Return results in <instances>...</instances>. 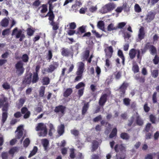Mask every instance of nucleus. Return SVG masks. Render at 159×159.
Wrapping results in <instances>:
<instances>
[{
    "mask_svg": "<svg viewBox=\"0 0 159 159\" xmlns=\"http://www.w3.org/2000/svg\"><path fill=\"white\" fill-rule=\"evenodd\" d=\"M116 7V5L114 3H108L104 6L100 10L102 14H105L111 12Z\"/></svg>",
    "mask_w": 159,
    "mask_h": 159,
    "instance_id": "f257e3e1",
    "label": "nucleus"
},
{
    "mask_svg": "<svg viewBox=\"0 0 159 159\" xmlns=\"http://www.w3.org/2000/svg\"><path fill=\"white\" fill-rule=\"evenodd\" d=\"M35 129L37 131L43 130V132H41L39 133V136L44 137L47 134V127L43 123H38L37 126L36 127Z\"/></svg>",
    "mask_w": 159,
    "mask_h": 159,
    "instance_id": "f03ea898",
    "label": "nucleus"
},
{
    "mask_svg": "<svg viewBox=\"0 0 159 159\" xmlns=\"http://www.w3.org/2000/svg\"><path fill=\"white\" fill-rule=\"evenodd\" d=\"M24 63L21 61H18L15 65L16 69V73L18 76L21 75L24 73L25 68L23 67Z\"/></svg>",
    "mask_w": 159,
    "mask_h": 159,
    "instance_id": "7ed1b4c3",
    "label": "nucleus"
},
{
    "mask_svg": "<svg viewBox=\"0 0 159 159\" xmlns=\"http://www.w3.org/2000/svg\"><path fill=\"white\" fill-rule=\"evenodd\" d=\"M16 32L17 33L16 34V38L17 39L20 38L19 41H22L23 39L25 38V35L24 34L22 33V30L20 29L18 30L17 28L16 27L12 30V35H15Z\"/></svg>",
    "mask_w": 159,
    "mask_h": 159,
    "instance_id": "20e7f679",
    "label": "nucleus"
},
{
    "mask_svg": "<svg viewBox=\"0 0 159 159\" xmlns=\"http://www.w3.org/2000/svg\"><path fill=\"white\" fill-rule=\"evenodd\" d=\"M114 149L116 152H120L121 155L125 154L126 148L123 144H116Z\"/></svg>",
    "mask_w": 159,
    "mask_h": 159,
    "instance_id": "39448f33",
    "label": "nucleus"
},
{
    "mask_svg": "<svg viewBox=\"0 0 159 159\" xmlns=\"http://www.w3.org/2000/svg\"><path fill=\"white\" fill-rule=\"evenodd\" d=\"M127 87L126 84L124 82L118 89L119 93L120 98H124L125 97V91Z\"/></svg>",
    "mask_w": 159,
    "mask_h": 159,
    "instance_id": "423d86ee",
    "label": "nucleus"
},
{
    "mask_svg": "<svg viewBox=\"0 0 159 159\" xmlns=\"http://www.w3.org/2000/svg\"><path fill=\"white\" fill-rule=\"evenodd\" d=\"M66 107L62 105H59L56 106L54 110L55 112L60 114L63 116L65 113Z\"/></svg>",
    "mask_w": 159,
    "mask_h": 159,
    "instance_id": "0eeeda50",
    "label": "nucleus"
},
{
    "mask_svg": "<svg viewBox=\"0 0 159 159\" xmlns=\"http://www.w3.org/2000/svg\"><path fill=\"white\" fill-rule=\"evenodd\" d=\"M108 95L106 93H102L98 101L99 105L103 107L107 101Z\"/></svg>",
    "mask_w": 159,
    "mask_h": 159,
    "instance_id": "6e6552de",
    "label": "nucleus"
},
{
    "mask_svg": "<svg viewBox=\"0 0 159 159\" xmlns=\"http://www.w3.org/2000/svg\"><path fill=\"white\" fill-rule=\"evenodd\" d=\"M32 73H30L29 75H25L22 81V84L25 85H29L32 82Z\"/></svg>",
    "mask_w": 159,
    "mask_h": 159,
    "instance_id": "1a4fd4ad",
    "label": "nucleus"
},
{
    "mask_svg": "<svg viewBox=\"0 0 159 159\" xmlns=\"http://www.w3.org/2000/svg\"><path fill=\"white\" fill-rule=\"evenodd\" d=\"M105 54V57L111 58L113 52V48L110 46L106 48L104 50Z\"/></svg>",
    "mask_w": 159,
    "mask_h": 159,
    "instance_id": "9d476101",
    "label": "nucleus"
},
{
    "mask_svg": "<svg viewBox=\"0 0 159 159\" xmlns=\"http://www.w3.org/2000/svg\"><path fill=\"white\" fill-rule=\"evenodd\" d=\"M59 65V63L58 62L53 61L52 63L49 66V67L47 69V72L48 73H52L58 67Z\"/></svg>",
    "mask_w": 159,
    "mask_h": 159,
    "instance_id": "9b49d317",
    "label": "nucleus"
},
{
    "mask_svg": "<svg viewBox=\"0 0 159 159\" xmlns=\"http://www.w3.org/2000/svg\"><path fill=\"white\" fill-rule=\"evenodd\" d=\"M137 54V57L138 59L139 58V50H137L134 48H132L131 49L129 52V55L130 58L131 59H134L136 57V55Z\"/></svg>",
    "mask_w": 159,
    "mask_h": 159,
    "instance_id": "f8f14e48",
    "label": "nucleus"
},
{
    "mask_svg": "<svg viewBox=\"0 0 159 159\" xmlns=\"http://www.w3.org/2000/svg\"><path fill=\"white\" fill-rule=\"evenodd\" d=\"M22 126H20L17 127L15 132H17L16 136V139H19L21 138L23 135V131L22 130Z\"/></svg>",
    "mask_w": 159,
    "mask_h": 159,
    "instance_id": "ddd939ff",
    "label": "nucleus"
},
{
    "mask_svg": "<svg viewBox=\"0 0 159 159\" xmlns=\"http://www.w3.org/2000/svg\"><path fill=\"white\" fill-rule=\"evenodd\" d=\"M84 63L81 62L79 63V66L77 71L76 72V75H80L83 74L84 69Z\"/></svg>",
    "mask_w": 159,
    "mask_h": 159,
    "instance_id": "4468645a",
    "label": "nucleus"
},
{
    "mask_svg": "<svg viewBox=\"0 0 159 159\" xmlns=\"http://www.w3.org/2000/svg\"><path fill=\"white\" fill-rule=\"evenodd\" d=\"M132 70L134 74H136L139 71V68L136 62L133 61L132 62Z\"/></svg>",
    "mask_w": 159,
    "mask_h": 159,
    "instance_id": "2eb2a0df",
    "label": "nucleus"
},
{
    "mask_svg": "<svg viewBox=\"0 0 159 159\" xmlns=\"http://www.w3.org/2000/svg\"><path fill=\"white\" fill-rule=\"evenodd\" d=\"M97 27L102 31L106 32L105 29V24L102 20H100L98 22Z\"/></svg>",
    "mask_w": 159,
    "mask_h": 159,
    "instance_id": "dca6fc26",
    "label": "nucleus"
},
{
    "mask_svg": "<svg viewBox=\"0 0 159 159\" xmlns=\"http://www.w3.org/2000/svg\"><path fill=\"white\" fill-rule=\"evenodd\" d=\"M61 50V54L63 56L68 57L70 54V52L68 48H63Z\"/></svg>",
    "mask_w": 159,
    "mask_h": 159,
    "instance_id": "f3484780",
    "label": "nucleus"
},
{
    "mask_svg": "<svg viewBox=\"0 0 159 159\" xmlns=\"http://www.w3.org/2000/svg\"><path fill=\"white\" fill-rule=\"evenodd\" d=\"M73 90L72 88H67L64 92L63 93V95L65 97L67 98L70 96Z\"/></svg>",
    "mask_w": 159,
    "mask_h": 159,
    "instance_id": "a211bd4d",
    "label": "nucleus"
},
{
    "mask_svg": "<svg viewBox=\"0 0 159 159\" xmlns=\"http://www.w3.org/2000/svg\"><path fill=\"white\" fill-rule=\"evenodd\" d=\"M39 79L38 74L33 73V76L32 77V83L33 84L36 83Z\"/></svg>",
    "mask_w": 159,
    "mask_h": 159,
    "instance_id": "6ab92c4d",
    "label": "nucleus"
},
{
    "mask_svg": "<svg viewBox=\"0 0 159 159\" xmlns=\"http://www.w3.org/2000/svg\"><path fill=\"white\" fill-rule=\"evenodd\" d=\"M123 37L125 42L126 43H129L131 41L129 38L131 37V35L129 32H125L124 34Z\"/></svg>",
    "mask_w": 159,
    "mask_h": 159,
    "instance_id": "aec40b11",
    "label": "nucleus"
},
{
    "mask_svg": "<svg viewBox=\"0 0 159 159\" xmlns=\"http://www.w3.org/2000/svg\"><path fill=\"white\" fill-rule=\"evenodd\" d=\"M50 24L52 26V29L54 30H58L59 27V23L57 22H49Z\"/></svg>",
    "mask_w": 159,
    "mask_h": 159,
    "instance_id": "412c9836",
    "label": "nucleus"
},
{
    "mask_svg": "<svg viewBox=\"0 0 159 159\" xmlns=\"http://www.w3.org/2000/svg\"><path fill=\"white\" fill-rule=\"evenodd\" d=\"M27 34L29 36H31L33 35L34 32L35 31V29L31 27L28 28L26 30Z\"/></svg>",
    "mask_w": 159,
    "mask_h": 159,
    "instance_id": "4be33fe9",
    "label": "nucleus"
},
{
    "mask_svg": "<svg viewBox=\"0 0 159 159\" xmlns=\"http://www.w3.org/2000/svg\"><path fill=\"white\" fill-rule=\"evenodd\" d=\"M65 126L63 124H61L58 127L57 129V132L59 135L61 136L63 134L64 132Z\"/></svg>",
    "mask_w": 159,
    "mask_h": 159,
    "instance_id": "5701e85b",
    "label": "nucleus"
},
{
    "mask_svg": "<svg viewBox=\"0 0 159 159\" xmlns=\"http://www.w3.org/2000/svg\"><path fill=\"white\" fill-rule=\"evenodd\" d=\"M9 20L6 18L3 19L0 22L1 25L3 27H7L9 24Z\"/></svg>",
    "mask_w": 159,
    "mask_h": 159,
    "instance_id": "b1692460",
    "label": "nucleus"
},
{
    "mask_svg": "<svg viewBox=\"0 0 159 159\" xmlns=\"http://www.w3.org/2000/svg\"><path fill=\"white\" fill-rule=\"evenodd\" d=\"M98 142L96 140H94L92 142V149L91 151L93 152L97 149L98 148Z\"/></svg>",
    "mask_w": 159,
    "mask_h": 159,
    "instance_id": "393cba45",
    "label": "nucleus"
},
{
    "mask_svg": "<svg viewBox=\"0 0 159 159\" xmlns=\"http://www.w3.org/2000/svg\"><path fill=\"white\" fill-rule=\"evenodd\" d=\"M18 148L16 147H14L11 148L8 152L9 154L12 155V156L13 157L14 153L15 152H18Z\"/></svg>",
    "mask_w": 159,
    "mask_h": 159,
    "instance_id": "a878e982",
    "label": "nucleus"
},
{
    "mask_svg": "<svg viewBox=\"0 0 159 159\" xmlns=\"http://www.w3.org/2000/svg\"><path fill=\"white\" fill-rule=\"evenodd\" d=\"M41 82L43 85H48L50 82V80L49 77H44L42 79Z\"/></svg>",
    "mask_w": 159,
    "mask_h": 159,
    "instance_id": "bb28decb",
    "label": "nucleus"
},
{
    "mask_svg": "<svg viewBox=\"0 0 159 159\" xmlns=\"http://www.w3.org/2000/svg\"><path fill=\"white\" fill-rule=\"evenodd\" d=\"M145 36L144 29L143 27L140 28V41L144 39Z\"/></svg>",
    "mask_w": 159,
    "mask_h": 159,
    "instance_id": "cd10ccee",
    "label": "nucleus"
},
{
    "mask_svg": "<svg viewBox=\"0 0 159 159\" xmlns=\"http://www.w3.org/2000/svg\"><path fill=\"white\" fill-rule=\"evenodd\" d=\"M117 134V129L116 128H114L109 135L110 138L112 139L116 136Z\"/></svg>",
    "mask_w": 159,
    "mask_h": 159,
    "instance_id": "c85d7f7f",
    "label": "nucleus"
},
{
    "mask_svg": "<svg viewBox=\"0 0 159 159\" xmlns=\"http://www.w3.org/2000/svg\"><path fill=\"white\" fill-rule=\"evenodd\" d=\"M2 98H0V107L3 106L5 102H7V98L5 97L4 95L2 94Z\"/></svg>",
    "mask_w": 159,
    "mask_h": 159,
    "instance_id": "c756f323",
    "label": "nucleus"
},
{
    "mask_svg": "<svg viewBox=\"0 0 159 159\" xmlns=\"http://www.w3.org/2000/svg\"><path fill=\"white\" fill-rule=\"evenodd\" d=\"M120 137L123 140H128L129 139L130 137L127 133L123 132L120 134Z\"/></svg>",
    "mask_w": 159,
    "mask_h": 159,
    "instance_id": "7c9ffc66",
    "label": "nucleus"
},
{
    "mask_svg": "<svg viewBox=\"0 0 159 159\" xmlns=\"http://www.w3.org/2000/svg\"><path fill=\"white\" fill-rule=\"evenodd\" d=\"M89 103L87 102L85 103L84 106L83 107L82 113L83 115H84L86 113L89 107Z\"/></svg>",
    "mask_w": 159,
    "mask_h": 159,
    "instance_id": "2f4dec72",
    "label": "nucleus"
},
{
    "mask_svg": "<svg viewBox=\"0 0 159 159\" xmlns=\"http://www.w3.org/2000/svg\"><path fill=\"white\" fill-rule=\"evenodd\" d=\"M118 55L122 60V63L123 65L124 64V62L125 61V58L123 55L122 51L119 50L118 52Z\"/></svg>",
    "mask_w": 159,
    "mask_h": 159,
    "instance_id": "473e14b6",
    "label": "nucleus"
},
{
    "mask_svg": "<svg viewBox=\"0 0 159 159\" xmlns=\"http://www.w3.org/2000/svg\"><path fill=\"white\" fill-rule=\"evenodd\" d=\"M38 148L36 146H34L32 151H31L28 156V157L30 158L35 155L38 151Z\"/></svg>",
    "mask_w": 159,
    "mask_h": 159,
    "instance_id": "72a5a7b5",
    "label": "nucleus"
},
{
    "mask_svg": "<svg viewBox=\"0 0 159 159\" xmlns=\"http://www.w3.org/2000/svg\"><path fill=\"white\" fill-rule=\"evenodd\" d=\"M155 17V15L152 12H150L147 15L146 20L149 22L153 20Z\"/></svg>",
    "mask_w": 159,
    "mask_h": 159,
    "instance_id": "f704fd0d",
    "label": "nucleus"
},
{
    "mask_svg": "<svg viewBox=\"0 0 159 159\" xmlns=\"http://www.w3.org/2000/svg\"><path fill=\"white\" fill-rule=\"evenodd\" d=\"M85 32V28L83 25L80 27L78 29V31L76 33V34H80Z\"/></svg>",
    "mask_w": 159,
    "mask_h": 159,
    "instance_id": "c9c22d12",
    "label": "nucleus"
},
{
    "mask_svg": "<svg viewBox=\"0 0 159 159\" xmlns=\"http://www.w3.org/2000/svg\"><path fill=\"white\" fill-rule=\"evenodd\" d=\"M29 58L28 55L26 54H24L21 57L22 62L25 63H27L28 61Z\"/></svg>",
    "mask_w": 159,
    "mask_h": 159,
    "instance_id": "e433bc0d",
    "label": "nucleus"
},
{
    "mask_svg": "<svg viewBox=\"0 0 159 159\" xmlns=\"http://www.w3.org/2000/svg\"><path fill=\"white\" fill-rule=\"evenodd\" d=\"M8 117L7 112H3L2 113V125L5 122Z\"/></svg>",
    "mask_w": 159,
    "mask_h": 159,
    "instance_id": "4c0bfd02",
    "label": "nucleus"
},
{
    "mask_svg": "<svg viewBox=\"0 0 159 159\" xmlns=\"http://www.w3.org/2000/svg\"><path fill=\"white\" fill-rule=\"evenodd\" d=\"M107 29L108 31H111L112 30H117V28H116V27H114L113 24L111 23L108 26Z\"/></svg>",
    "mask_w": 159,
    "mask_h": 159,
    "instance_id": "58836bf2",
    "label": "nucleus"
},
{
    "mask_svg": "<svg viewBox=\"0 0 159 159\" xmlns=\"http://www.w3.org/2000/svg\"><path fill=\"white\" fill-rule=\"evenodd\" d=\"M130 102L131 100L129 98H125L123 99V104L127 106L130 105Z\"/></svg>",
    "mask_w": 159,
    "mask_h": 159,
    "instance_id": "ea45409f",
    "label": "nucleus"
},
{
    "mask_svg": "<svg viewBox=\"0 0 159 159\" xmlns=\"http://www.w3.org/2000/svg\"><path fill=\"white\" fill-rule=\"evenodd\" d=\"M30 143V141L28 138L25 139L23 142V146L25 148H27Z\"/></svg>",
    "mask_w": 159,
    "mask_h": 159,
    "instance_id": "a19ab883",
    "label": "nucleus"
},
{
    "mask_svg": "<svg viewBox=\"0 0 159 159\" xmlns=\"http://www.w3.org/2000/svg\"><path fill=\"white\" fill-rule=\"evenodd\" d=\"M48 16V19L49 20V22H52L54 21L55 16L54 14H49L48 15H46L45 16H42V17H46Z\"/></svg>",
    "mask_w": 159,
    "mask_h": 159,
    "instance_id": "79ce46f5",
    "label": "nucleus"
},
{
    "mask_svg": "<svg viewBox=\"0 0 159 159\" xmlns=\"http://www.w3.org/2000/svg\"><path fill=\"white\" fill-rule=\"evenodd\" d=\"M45 88L44 86H41L39 91V95L41 97H43L44 95Z\"/></svg>",
    "mask_w": 159,
    "mask_h": 159,
    "instance_id": "37998d69",
    "label": "nucleus"
},
{
    "mask_svg": "<svg viewBox=\"0 0 159 159\" xmlns=\"http://www.w3.org/2000/svg\"><path fill=\"white\" fill-rule=\"evenodd\" d=\"M85 86V85L84 83L80 82L75 86V88L77 89H79L80 88H84Z\"/></svg>",
    "mask_w": 159,
    "mask_h": 159,
    "instance_id": "c03bdc74",
    "label": "nucleus"
},
{
    "mask_svg": "<svg viewBox=\"0 0 159 159\" xmlns=\"http://www.w3.org/2000/svg\"><path fill=\"white\" fill-rule=\"evenodd\" d=\"M90 88L91 90L92 91V92L91 93V94L93 95V96L95 98L96 96V95L94 94L93 93V92H94L95 90H96V86L94 85L93 84H92L90 86Z\"/></svg>",
    "mask_w": 159,
    "mask_h": 159,
    "instance_id": "a18cd8bd",
    "label": "nucleus"
},
{
    "mask_svg": "<svg viewBox=\"0 0 159 159\" xmlns=\"http://www.w3.org/2000/svg\"><path fill=\"white\" fill-rule=\"evenodd\" d=\"M70 157L71 159H74L75 157V149L74 148H71L70 149Z\"/></svg>",
    "mask_w": 159,
    "mask_h": 159,
    "instance_id": "49530a36",
    "label": "nucleus"
},
{
    "mask_svg": "<svg viewBox=\"0 0 159 159\" xmlns=\"http://www.w3.org/2000/svg\"><path fill=\"white\" fill-rule=\"evenodd\" d=\"M42 9L40 11L42 13L46 12L48 11L47 6L46 4H43L42 5Z\"/></svg>",
    "mask_w": 159,
    "mask_h": 159,
    "instance_id": "de8ad7c7",
    "label": "nucleus"
},
{
    "mask_svg": "<svg viewBox=\"0 0 159 159\" xmlns=\"http://www.w3.org/2000/svg\"><path fill=\"white\" fill-rule=\"evenodd\" d=\"M2 87L5 90L9 89L11 88L10 84L7 82H5L3 84Z\"/></svg>",
    "mask_w": 159,
    "mask_h": 159,
    "instance_id": "09e8293b",
    "label": "nucleus"
},
{
    "mask_svg": "<svg viewBox=\"0 0 159 159\" xmlns=\"http://www.w3.org/2000/svg\"><path fill=\"white\" fill-rule=\"evenodd\" d=\"M149 119L150 121L152 124H155L156 120V117L155 116L152 114H151L149 116Z\"/></svg>",
    "mask_w": 159,
    "mask_h": 159,
    "instance_id": "8fccbe9b",
    "label": "nucleus"
},
{
    "mask_svg": "<svg viewBox=\"0 0 159 159\" xmlns=\"http://www.w3.org/2000/svg\"><path fill=\"white\" fill-rule=\"evenodd\" d=\"M152 77L154 78L157 77L158 75V70H154L152 72Z\"/></svg>",
    "mask_w": 159,
    "mask_h": 159,
    "instance_id": "3c124183",
    "label": "nucleus"
},
{
    "mask_svg": "<svg viewBox=\"0 0 159 159\" xmlns=\"http://www.w3.org/2000/svg\"><path fill=\"white\" fill-rule=\"evenodd\" d=\"M150 51L151 52V53L152 55L156 54L157 53V49L153 45L152 46L151 48L150 49Z\"/></svg>",
    "mask_w": 159,
    "mask_h": 159,
    "instance_id": "603ef678",
    "label": "nucleus"
},
{
    "mask_svg": "<svg viewBox=\"0 0 159 159\" xmlns=\"http://www.w3.org/2000/svg\"><path fill=\"white\" fill-rule=\"evenodd\" d=\"M153 62L155 65L159 63V57L156 54L153 60Z\"/></svg>",
    "mask_w": 159,
    "mask_h": 159,
    "instance_id": "864d4df0",
    "label": "nucleus"
},
{
    "mask_svg": "<svg viewBox=\"0 0 159 159\" xmlns=\"http://www.w3.org/2000/svg\"><path fill=\"white\" fill-rule=\"evenodd\" d=\"M84 89V88H82L79 89L78 90L77 93L79 98L80 97L83 95Z\"/></svg>",
    "mask_w": 159,
    "mask_h": 159,
    "instance_id": "5fc2aeb1",
    "label": "nucleus"
},
{
    "mask_svg": "<svg viewBox=\"0 0 159 159\" xmlns=\"http://www.w3.org/2000/svg\"><path fill=\"white\" fill-rule=\"evenodd\" d=\"M25 100L24 98H21L19 100V103L18 104V106L19 107H21L24 104Z\"/></svg>",
    "mask_w": 159,
    "mask_h": 159,
    "instance_id": "6e6d98bb",
    "label": "nucleus"
},
{
    "mask_svg": "<svg viewBox=\"0 0 159 159\" xmlns=\"http://www.w3.org/2000/svg\"><path fill=\"white\" fill-rule=\"evenodd\" d=\"M89 50H86L83 56V57L85 58L86 60H87L88 58L89 55Z\"/></svg>",
    "mask_w": 159,
    "mask_h": 159,
    "instance_id": "4d7b16f0",
    "label": "nucleus"
},
{
    "mask_svg": "<svg viewBox=\"0 0 159 159\" xmlns=\"http://www.w3.org/2000/svg\"><path fill=\"white\" fill-rule=\"evenodd\" d=\"M126 7V6L125 5V6H124V4L122 7H118L116 9L115 11L117 13H120L122 12V11L123 10L124 7Z\"/></svg>",
    "mask_w": 159,
    "mask_h": 159,
    "instance_id": "13d9d810",
    "label": "nucleus"
},
{
    "mask_svg": "<svg viewBox=\"0 0 159 159\" xmlns=\"http://www.w3.org/2000/svg\"><path fill=\"white\" fill-rule=\"evenodd\" d=\"M3 107L2 109V111L4 112H7L8 110V103L7 102L5 103L3 105Z\"/></svg>",
    "mask_w": 159,
    "mask_h": 159,
    "instance_id": "bf43d9fd",
    "label": "nucleus"
},
{
    "mask_svg": "<svg viewBox=\"0 0 159 159\" xmlns=\"http://www.w3.org/2000/svg\"><path fill=\"white\" fill-rule=\"evenodd\" d=\"M106 58L105 66L107 67L108 68L111 65V62L109 60V59L111 58L106 57Z\"/></svg>",
    "mask_w": 159,
    "mask_h": 159,
    "instance_id": "052dcab7",
    "label": "nucleus"
},
{
    "mask_svg": "<svg viewBox=\"0 0 159 159\" xmlns=\"http://www.w3.org/2000/svg\"><path fill=\"white\" fill-rule=\"evenodd\" d=\"M126 23L125 22H122L119 23L117 26H116V28H117V29L118 28L119 29H122L126 25Z\"/></svg>",
    "mask_w": 159,
    "mask_h": 159,
    "instance_id": "680f3d73",
    "label": "nucleus"
},
{
    "mask_svg": "<svg viewBox=\"0 0 159 159\" xmlns=\"http://www.w3.org/2000/svg\"><path fill=\"white\" fill-rule=\"evenodd\" d=\"M157 93L156 92H154L152 95V98L153 103H155L157 102Z\"/></svg>",
    "mask_w": 159,
    "mask_h": 159,
    "instance_id": "e2e57ef3",
    "label": "nucleus"
},
{
    "mask_svg": "<svg viewBox=\"0 0 159 159\" xmlns=\"http://www.w3.org/2000/svg\"><path fill=\"white\" fill-rule=\"evenodd\" d=\"M8 156V153L7 152H3L1 154L2 159H7Z\"/></svg>",
    "mask_w": 159,
    "mask_h": 159,
    "instance_id": "0e129e2a",
    "label": "nucleus"
},
{
    "mask_svg": "<svg viewBox=\"0 0 159 159\" xmlns=\"http://www.w3.org/2000/svg\"><path fill=\"white\" fill-rule=\"evenodd\" d=\"M69 26L70 29L74 30L76 28V25L75 23L73 22L69 24Z\"/></svg>",
    "mask_w": 159,
    "mask_h": 159,
    "instance_id": "69168bd1",
    "label": "nucleus"
},
{
    "mask_svg": "<svg viewBox=\"0 0 159 159\" xmlns=\"http://www.w3.org/2000/svg\"><path fill=\"white\" fill-rule=\"evenodd\" d=\"M102 119V117L101 115H99L93 119V121L95 122H97L101 120Z\"/></svg>",
    "mask_w": 159,
    "mask_h": 159,
    "instance_id": "338daca9",
    "label": "nucleus"
},
{
    "mask_svg": "<svg viewBox=\"0 0 159 159\" xmlns=\"http://www.w3.org/2000/svg\"><path fill=\"white\" fill-rule=\"evenodd\" d=\"M71 133L73 135L75 136L78 135L79 134V132L76 129H73L71 130Z\"/></svg>",
    "mask_w": 159,
    "mask_h": 159,
    "instance_id": "774afa93",
    "label": "nucleus"
}]
</instances>
